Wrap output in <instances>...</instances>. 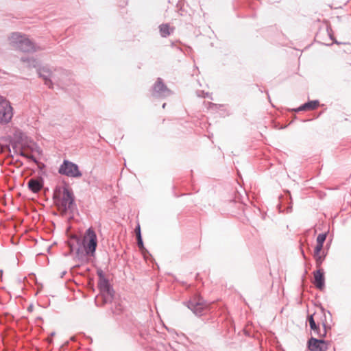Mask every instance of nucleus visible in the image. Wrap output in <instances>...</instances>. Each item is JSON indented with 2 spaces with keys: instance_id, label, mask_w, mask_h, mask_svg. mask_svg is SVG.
Wrapping results in <instances>:
<instances>
[{
  "instance_id": "nucleus-1",
  "label": "nucleus",
  "mask_w": 351,
  "mask_h": 351,
  "mask_svg": "<svg viewBox=\"0 0 351 351\" xmlns=\"http://www.w3.org/2000/svg\"><path fill=\"white\" fill-rule=\"evenodd\" d=\"M75 239L77 245L75 252V258L82 264L87 263L89 261L88 256L94 257L97 246V238L95 232L93 228H88L83 239L75 236Z\"/></svg>"
},
{
  "instance_id": "nucleus-2",
  "label": "nucleus",
  "mask_w": 351,
  "mask_h": 351,
  "mask_svg": "<svg viewBox=\"0 0 351 351\" xmlns=\"http://www.w3.org/2000/svg\"><path fill=\"white\" fill-rule=\"evenodd\" d=\"M10 40L14 47L25 53H33L40 49L25 35L19 32L12 33Z\"/></svg>"
},
{
  "instance_id": "nucleus-3",
  "label": "nucleus",
  "mask_w": 351,
  "mask_h": 351,
  "mask_svg": "<svg viewBox=\"0 0 351 351\" xmlns=\"http://www.w3.org/2000/svg\"><path fill=\"white\" fill-rule=\"evenodd\" d=\"M98 289L100 291V296L97 297L95 303L97 306H101L105 304L112 303L114 297V291L106 278L98 280Z\"/></svg>"
},
{
  "instance_id": "nucleus-4",
  "label": "nucleus",
  "mask_w": 351,
  "mask_h": 351,
  "mask_svg": "<svg viewBox=\"0 0 351 351\" xmlns=\"http://www.w3.org/2000/svg\"><path fill=\"white\" fill-rule=\"evenodd\" d=\"M58 173L69 178H78L82 176V173L77 164L64 159L58 168Z\"/></svg>"
},
{
  "instance_id": "nucleus-5",
  "label": "nucleus",
  "mask_w": 351,
  "mask_h": 351,
  "mask_svg": "<svg viewBox=\"0 0 351 351\" xmlns=\"http://www.w3.org/2000/svg\"><path fill=\"white\" fill-rule=\"evenodd\" d=\"M13 117V108L10 101L0 96V123H8Z\"/></svg>"
},
{
  "instance_id": "nucleus-6",
  "label": "nucleus",
  "mask_w": 351,
  "mask_h": 351,
  "mask_svg": "<svg viewBox=\"0 0 351 351\" xmlns=\"http://www.w3.org/2000/svg\"><path fill=\"white\" fill-rule=\"evenodd\" d=\"M61 206L64 211L72 210L76 206L73 192L67 186L63 187Z\"/></svg>"
},
{
  "instance_id": "nucleus-7",
  "label": "nucleus",
  "mask_w": 351,
  "mask_h": 351,
  "mask_svg": "<svg viewBox=\"0 0 351 351\" xmlns=\"http://www.w3.org/2000/svg\"><path fill=\"white\" fill-rule=\"evenodd\" d=\"M152 95L157 98H165L173 94V92L164 84L162 80L158 77L152 87Z\"/></svg>"
},
{
  "instance_id": "nucleus-8",
  "label": "nucleus",
  "mask_w": 351,
  "mask_h": 351,
  "mask_svg": "<svg viewBox=\"0 0 351 351\" xmlns=\"http://www.w3.org/2000/svg\"><path fill=\"white\" fill-rule=\"evenodd\" d=\"M330 342L322 339L311 337L307 341V347L310 351H326Z\"/></svg>"
},
{
  "instance_id": "nucleus-9",
  "label": "nucleus",
  "mask_w": 351,
  "mask_h": 351,
  "mask_svg": "<svg viewBox=\"0 0 351 351\" xmlns=\"http://www.w3.org/2000/svg\"><path fill=\"white\" fill-rule=\"evenodd\" d=\"M315 287L319 290L322 291L325 287V277L324 271L322 269L319 268L313 272Z\"/></svg>"
},
{
  "instance_id": "nucleus-10",
  "label": "nucleus",
  "mask_w": 351,
  "mask_h": 351,
  "mask_svg": "<svg viewBox=\"0 0 351 351\" xmlns=\"http://www.w3.org/2000/svg\"><path fill=\"white\" fill-rule=\"evenodd\" d=\"M186 306L197 316L203 315L204 306L200 301L189 300L186 302Z\"/></svg>"
},
{
  "instance_id": "nucleus-11",
  "label": "nucleus",
  "mask_w": 351,
  "mask_h": 351,
  "mask_svg": "<svg viewBox=\"0 0 351 351\" xmlns=\"http://www.w3.org/2000/svg\"><path fill=\"white\" fill-rule=\"evenodd\" d=\"M44 181L42 178H31L27 182L28 189L33 193L39 192L43 187Z\"/></svg>"
},
{
  "instance_id": "nucleus-12",
  "label": "nucleus",
  "mask_w": 351,
  "mask_h": 351,
  "mask_svg": "<svg viewBox=\"0 0 351 351\" xmlns=\"http://www.w3.org/2000/svg\"><path fill=\"white\" fill-rule=\"evenodd\" d=\"M39 77H42L45 81V84L48 86L49 88H51L53 84L51 78L53 77V73L45 67L40 68L38 71Z\"/></svg>"
},
{
  "instance_id": "nucleus-13",
  "label": "nucleus",
  "mask_w": 351,
  "mask_h": 351,
  "mask_svg": "<svg viewBox=\"0 0 351 351\" xmlns=\"http://www.w3.org/2000/svg\"><path fill=\"white\" fill-rule=\"evenodd\" d=\"M320 309L324 317V319H322L323 330H322L320 329L319 331H318L317 334H316L315 335H317L320 339H323L324 338L326 337L328 331L331 329V326L327 323L325 308L322 306H321Z\"/></svg>"
},
{
  "instance_id": "nucleus-14",
  "label": "nucleus",
  "mask_w": 351,
  "mask_h": 351,
  "mask_svg": "<svg viewBox=\"0 0 351 351\" xmlns=\"http://www.w3.org/2000/svg\"><path fill=\"white\" fill-rule=\"evenodd\" d=\"M319 106V101L318 100H312L303 104L298 108H295L293 110L295 112L306 110H313L316 109Z\"/></svg>"
},
{
  "instance_id": "nucleus-15",
  "label": "nucleus",
  "mask_w": 351,
  "mask_h": 351,
  "mask_svg": "<svg viewBox=\"0 0 351 351\" xmlns=\"http://www.w3.org/2000/svg\"><path fill=\"white\" fill-rule=\"evenodd\" d=\"M313 316H314V314L308 315L307 321L309 323V326H310L311 330L313 331V334L315 335L316 334H317L318 331H319L320 328H319V325L316 324Z\"/></svg>"
},
{
  "instance_id": "nucleus-16",
  "label": "nucleus",
  "mask_w": 351,
  "mask_h": 351,
  "mask_svg": "<svg viewBox=\"0 0 351 351\" xmlns=\"http://www.w3.org/2000/svg\"><path fill=\"white\" fill-rule=\"evenodd\" d=\"M159 31L160 36L163 38H166L169 36L171 32H173V29H171L170 26L167 23L161 24L159 26Z\"/></svg>"
},
{
  "instance_id": "nucleus-17",
  "label": "nucleus",
  "mask_w": 351,
  "mask_h": 351,
  "mask_svg": "<svg viewBox=\"0 0 351 351\" xmlns=\"http://www.w3.org/2000/svg\"><path fill=\"white\" fill-rule=\"evenodd\" d=\"M21 61L23 62H27L28 64V66L30 67H37L39 65L38 61L34 58H21Z\"/></svg>"
},
{
  "instance_id": "nucleus-18",
  "label": "nucleus",
  "mask_w": 351,
  "mask_h": 351,
  "mask_svg": "<svg viewBox=\"0 0 351 351\" xmlns=\"http://www.w3.org/2000/svg\"><path fill=\"white\" fill-rule=\"evenodd\" d=\"M123 311V306L117 302H114L113 306L111 308L112 313L114 315H120Z\"/></svg>"
},
{
  "instance_id": "nucleus-19",
  "label": "nucleus",
  "mask_w": 351,
  "mask_h": 351,
  "mask_svg": "<svg viewBox=\"0 0 351 351\" xmlns=\"http://www.w3.org/2000/svg\"><path fill=\"white\" fill-rule=\"evenodd\" d=\"M326 237H327V233L326 232H324V233H321L319 234H318L317 237V244H319V245H324V243L326 239Z\"/></svg>"
},
{
  "instance_id": "nucleus-20",
  "label": "nucleus",
  "mask_w": 351,
  "mask_h": 351,
  "mask_svg": "<svg viewBox=\"0 0 351 351\" xmlns=\"http://www.w3.org/2000/svg\"><path fill=\"white\" fill-rule=\"evenodd\" d=\"M136 241H137V245L140 250V251H146L147 252V249L144 246V243H143V239H142V236H140L136 238Z\"/></svg>"
},
{
  "instance_id": "nucleus-21",
  "label": "nucleus",
  "mask_w": 351,
  "mask_h": 351,
  "mask_svg": "<svg viewBox=\"0 0 351 351\" xmlns=\"http://www.w3.org/2000/svg\"><path fill=\"white\" fill-rule=\"evenodd\" d=\"M314 258L315 259L317 267H320L325 258V256L317 255L314 256Z\"/></svg>"
},
{
  "instance_id": "nucleus-22",
  "label": "nucleus",
  "mask_w": 351,
  "mask_h": 351,
  "mask_svg": "<svg viewBox=\"0 0 351 351\" xmlns=\"http://www.w3.org/2000/svg\"><path fill=\"white\" fill-rule=\"evenodd\" d=\"M322 248H323V245L317 243V245L314 249V256L320 255V252H321Z\"/></svg>"
},
{
  "instance_id": "nucleus-23",
  "label": "nucleus",
  "mask_w": 351,
  "mask_h": 351,
  "mask_svg": "<svg viewBox=\"0 0 351 351\" xmlns=\"http://www.w3.org/2000/svg\"><path fill=\"white\" fill-rule=\"evenodd\" d=\"M26 158L31 160L32 162H34L35 164H38V160L36 159V158L30 154H27L26 156Z\"/></svg>"
},
{
  "instance_id": "nucleus-24",
  "label": "nucleus",
  "mask_w": 351,
  "mask_h": 351,
  "mask_svg": "<svg viewBox=\"0 0 351 351\" xmlns=\"http://www.w3.org/2000/svg\"><path fill=\"white\" fill-rule=\"evenodd\" d=\"M97 275L98 276L99 280H101L106 278L105 274L101 269L97 270Z\"/></svg>"
},
{
  "instance_id": "nucleus-25",
  "label": "nucleus",
  "mask_w": 351,
  "mask_h": 351,
  "mask_svg": "<svg viewBox=\"0 0 351 351\" xmlns=\"http://www.w3.org/2000/svg\"><path fill=\"white\" fill-rule=\"evenodd\" d=\"M134 231H135V234H136V238L140 237V236H142L141 235V228H140V225L139 224H138L136 226Z\"/></svg>"
},
{
  "instance_id": "nucleus-26",
  "label": "nucleus",
  "mask_w": 351,
  "mask_h": 351,
  "mask_svg": "<svg viewBox=\"0 0 351 351\" xmlns=\"http://www.w3.org/2000/svg\"><path fill=\"white\" fill-rule=\"evenodd\" d=\"M143 256H144V258L146 259L147 258V256L149 255V256H151V254H149V251L147 250V252L146 251H141Z\"/></svg>"
},
{
  "instance_id": "nucleus-27",
  "label": "nucleus",
  "mask_w": 351,
  "mask_h": 351,
  "mask_svg": "<svg viewBox=\"0 0 351 351\" xmlns=\"http://www.w3.org/2000/svg\"><path fill=\"white\" fill-rule=\"evenodd\" d=\"M69 249H70V254L72 253L74 250V245L73 244H71V243H69Z\"/></svg>"
},
{
  "instance_id": "nucleus-28",
  "label": "nucleus",
  "mask_w": 351,
  "mask_h": 351,
  "mask_svg": "<svg viewBox=\"0 0 351 351\" xmlns=\"http://www.w3.org/2000/svg\"><path fill=\"white\" fill-rule=\"evenodd\" d=\"M27 154V153H25V152H23V151H21V152H20V153H19V155H20L21 156H23V157H25V158H26Z\"/></svg>"
},
{
  "instance_id": "nucleus-29",
  "label": "nucleus",
  "mask_w": 351,
  "mask_h": 351,
  "mask_svg": "<svg viewBox=\"0 0 351 351\" xmlns=\"http://www.w3.org/2000/svg\"><path fill=\"white\" fill-rule=\"evenodd\" d=\"M78 267H80V265H76L73 266V268L75 269V268H78Z\"/></svg>"
},
{
  "instance_id": "nucleus-30",
  "label": "nucleus",
  "mask_w": 351,
  "mask_h": 351,
  "mask_svg": "<svg viewBox=\"0 0 351 351\" xmlns=\"http://www.w3.org/2000/svg\"><path fill=\"white\" fill-rule=\"evenodd\" d=\"M32 308H33V307H32V306H29V308H28V311H32Z\"/></svg>"
},
{
  "instance_id": "nucleus-31",
  "label": "nucleus",
  "mask_w": 351,
  "mask_h": 351,
  "mask_svg": "<svg viewBox=\"0 0 351 351\" xmlns=\"http://www.w3.org/2000/svg\"><path fill=\"white\" fill-rule=\"evenodd\" d=\"M166 105H167V104H166V103H164V104H162V108H165V106H166Z\"/></svg>"
},
{
  "instance_id": "nucleus-32",
  "label": "nucleus",
  "mask_w": 351,
  "mask_h": 351,
  "mask_svg": "<svg viewBox=\"0 0 351 351\" xmlns=\"http://www.w3.org/2000/svg\"><path fill=\"white\" fill-rule=\"evenodd\" d=\"M327 313L330 315V317H331V313L329 311H327Z\"/></svg>"
},
{
  "instance_id": "nucleus-33",
  "label": "nucleus",
  "mask_w": 351,
  "mask_h": 351,
  "mask_svg": "<svg viewBox=\"0 0 351 351\" xmlns=\"http://www.w3.org/2000/svg\"><path fill=\"white\" fill-rule=\"evenodd\" d=\"M66 274V271L62 272L61 277H63V276Z\"/></svg>"
}]
</instances>
